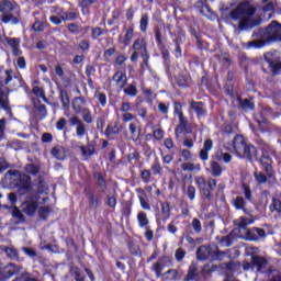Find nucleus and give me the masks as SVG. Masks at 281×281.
Listing matches in <instances>:
<instances>
[{
	"instance_id": "nucleus-51",
	"label": "nucleus",
	"mask_w": 281,
	"mask_h": 281,
	"mask_svg": "<svg viewBox=\"0 0 281 281\" xmlns=\"http://www.w3.org/2000/svg\"><path fill=\"white\" fill-rule=\"evenodd\" d=\"M183 258H186V251H183V249L179 248L176 250V259L181 262V260H183Z\"/></svg>"
},
{
	"instance_id": "nucleus-25",
	"label": "nucleus",
	"mask_w": 281,
	"mask_h": 281,
	"mask_svg": "<svg viewBox=\"0 0 281 281\" xmlns=\"http://www.w3.org/2000/svg\"><path fill=\"white\" fill-rule=\"evenodd\" d=\"M221 172H223L221 165L216 161H211V173L213 177H221Z\"/></svg>"
},
{
	"instance_id": "nucleus-45",
	"label": "nucleus",
	"mask_w": 281,
	"mask_h": 281,
	"mask_svg": "<svg viewBox=\"0 0 281 281\" xmlns=\"http://www.w3.org/2000/svg\"><path fill=\"white\" fill-rule=\"evenodd\" d=\"M41 218H46L47 214H49V207L48 206H42L38 210Z\"/></svg>"
},
{
	"instance_id": "nucleus-57",
	"label": "nucleus",
	"mask_w": 281,
	"mask_h": 281,
	"mask_svg": "<svg viewBox=\"0 0 281 281\" xmlns=\"http://www.w3.org/2000/svg\"><path fill=\"white\" fill-rule=\"evenodd\" d=\"M33 93H35L37 98H45V93L43 92V89H41L40 87H34Z\"/></svg>"
},
{
	"instance_id": "nucleus-43",
	"label": "nucleus",
	"mask_w": 281,
	"mask_h": 281,
	"mask_svg": "<svg viewBox=\"0 0 281 281\" xmlns=\"http://www.w3.org/2000/svg\"><path fill=\"white\" fill-rule=\"evenodd\" d=\"M71 273L75 276V280L77 281H83L85 278H82V274H80V269L78 268H71Z\"/></svg>"
},
{
	"instance_id": "nucleus-14",
	"label": "nucleus",
	"mask_w": 281,
	"mask_h": 281,
	"mask_svg": "<svg viewBox=\"0 0 281 281\" xmlns=\"http://www.w3.org/2000/svg\"><path fill=\"white\" fill-rule=\"evenodd\" d=\"M126 74L122 71H117L113 76V81L116 83V86L120 89H124L126 82H127Z\"/></svg>"
},
{
	"instance_id": "nucleus-56",
	"label": "nucleus",
	"mask_w": 281,
	"mask_h": 281,
	"mask_svg": "<svg viewBox=\"0 0 281 281\" xmlns=\"http://www.w3.org/2000/svg\"><path fill=\"white\" fill-rule=\"evenodd\" d=\"M117 133H120V128H117V126L108 127L105 131V135H117Z\"/></svg>"
},
{
	"instance_id": "nucleus-12",
	"label": "nucleus",
	"mask_w": 281,
	"mask_h": 281,
	"mask_svg": "<svg viewBox=\"0 0 281 281\" xmlns=\"http://www.w3.org/2000/svg\"><path fill=\"white\" fill-rule=\"evenodd\" d=\"M132 49H134V52L139 53L140 56L144 58V60H146L147 58L146 40H144V37H139L136 41H134Z\"/></svg>"
},
{
	"instance_id": "nucleus-1",
	"label": "nucleus",
	"mask_w": 281,
	"mask_h": 281,
	"mask_svg": "<svg viewBox=\"0 0 281 281\" xmlns=\"http://www.w3.org/2000/svg\"><path fill=\"white\" fill-rule=\"evenodd\" d=\"M256 7L249 1L239 2L235 9L229 13L232 21L237 23L239 30H249V27H256Z\"/></svg>"
},
{
	"instance_id": "nucleus-33",
	"label": "nucleus",
	"mask_w": 281,
	"mask_h": 281,
	"mask_svg": "<svg viewBox=\"0 0 281 281\" xmlns=\"http://www.w3.org/2000/svg\"><path fill=\"white\" fill-rule=\"evenodd\" d=\"M133 41V29H127L125 37L123 40L124 45H128Z\"/></svg>"
},
{
	"instance_id": "nucleus-20",
	"label": "nucleus",
	"mask_w": 281,
	"mask_h": 281,
	"mask_svg": "<svg viewBox=\"0 0 281 281\" xmlns=\"http://www.w3.org/2000/svg\"><path fill=\"white\" fill-rule=\"evenodd\" d=\"M191 109H193V111L196 112L198 117H203V115H205V110L203 109V103L192 101Z\"/></svg>"
},
{
	"instance_id": "nucleus-60",
	"label": "nucleus",
	"mask_w": 281,
	"mask_h": 281,
	"mask_svg": "<svg viewBox=\"0 0 281 281\" xmlns=\"http://www.w3.org/2000/svg\"><path fill=\"white\" fill-rule=\"evenodd\" d=\"M108 205L109 207H115V205H117V200L115 196L108 198Z\"/></svg>"
},
{
	"instance_id": "nucleus-2",
	"label": "nucleus",
	"mask_w": 281,
	"mask_h": 281,
	"mask_svg": "<svg viewBox=\"0 0 281 281\" xmlns=\"http://www.w3.org/2000/svg\"><path fill=\"white\" fill-rule=\"evenodd\" d=\"M233 148L237 157H240L241 159H248L249 161L258 159V151L256 150V147L254 145H247L245 143V137L241 135L234 138Z\"/></svg>"
},
{
	"instance_id": "nucleus-52",
	"label": "nucleus",
	"mask_w": 281,
	"mask_h": 281,
	"mask_svg": "<svg viewBox=\"0 0 281 281\" xmlns=\"http://www.w3.org/2000/svg\"><path fill=\"white\" fill-rule=\"evenodd\" d=\"M22 251H24V254L26 256H29L30 258H35V256H36V251H34V249H32V248L24 247V248H22Z\"/></svg>"
},
{
	"instance_id": "nucleus-26",
	"label": "nucleus",
	"mask_w": 281,
	"mask_h": 281,
	"mask_svg": "<svg viewBox=\"0 0 281 281\" xmlns=\"http://www.w3.org/2000/svg\"><path fill=\"white\" fill-rule=\"evenodd\" d=\"M161 212L164 221H168V218H170V204H168V202L161 204Z\"/></svg>"
},
{
	"instance_id": "nucleus-61",
	"label": "nucleus",
	"mask_w": 281,
	"mask_h": 281,
	"mask_svg": "<svg viewBox=\"0 0 281 281\" xmlns=\"http://www.w3.org/2000/svg\"><path fill=\"white\" fill-rule=\"evenodd\" d=\"M154 137H155V139H164V131L155 130L154 131Z\"/></svg>"
},
{
	"instance_id": "nucleus-46",
	"label": "nucleus",
	"mask_w": 281,
	"mask_h": 281,
	"mask_svg": "<svg viewBox=\"0 0 281 281\" xmlns=\"http://www.w3.org/2000/svg\"><path fill=\"white\" fill-rule=\"evenodd\" d=\"M186 128V121H182L177 127H176V137H179L181 133H183Z\"/></svg>"
},
{
	"instance_id": "nucleus-49",
	"label": "nucleus",
	"mask_w": 281,
	"mask_h": 281,
	"mask_svg": "<svg viewBox=\"0 0 281 281\" xmlns=\"http://www.w3.org/2000/svg\"><path fill=\"white\" fill-rule=\"evenodd\" d=\"M175 113L178 114V117L180 120V124H183V112L181 111V105L176 104L175 106Z\"/></svg>"
},
{
	"instance_id": "nucleus-13",
	"label": "nucleus",
	"mask_w": 281,
	"mask_h": 281,
	"mask_svg": "<svg viewBox=\"0 0 281 281\" xmlns=\"http://www.w3.org/2000/svg\"><path fill=\"white\" fill-rule=\"evenodd\" d=\"M214 144L212 143V139H206L204 142L203 148L200 150V158L202 161H207L209 159V153L212 150Z\"/></svg>"
},
{
	"instance_id": "nucleus-59",
	"label": "nucleus",
	"mask_w": 281,
	"mask_h": 281,
	"mask_svg": "<svg viewBox=\"0 0 281 281\" xmlns=\"http://www.w3.org/2000/svg\"><path fill=\"white\" fill-rule=\"evenodd\" d=\"M222 247H229L232 246V239L229 237H223L221 240Z\"/></svg>"
},
{
	"instance_id": "nucleus-5",
	"label": "nucleus",
	"mask_w": 281,
	"mask_h": 281,
	"mask_svg": "<svg viewBox=\"0 0 281 281\" xmlns=\"http://www.w3.org/2000/svg\"><path fill=\"white\" fill-rule=\"evenodd\" d=\"M40 203L41 196H38V193L27 195L25 201L21 205V210L27 216H34L36 214V211L38 210Z\"/></svg>"
},
{
	"instance_id": "nucleus-53",
	"label": "nucleus",
	"mask_w": 281,
	"mask_h": 281,
	"mask_svg": "<svg viewBox=\"0 0 281 281\" xmlns=\"http://www.w3.org/2000/svg\"><path fill=\"white\" fill-rule=\"evenodd\" d=\"M102 34H104V31H102L98 26L92 30V37H94V38H100V36H102Z\"/></svg>"
},
{
	"instance_id": "nucleus-55",
	"label": "nucleus",
	"mask_w": 281,
	"mask_h": 281,
	"mask_svg": "<svg viewBox=\"0 0 281 281\" xmlns=\"http://www.w3.org/2000/svg\"><path fill=\"white\" fill-rule=\"evenodd\" d=\"M69 123H70V126H79V124H81L82 121L78 119V116H71L69 119Z\"/></svg>"
},
{
	"instance_id": "nucleus-7",
	"label": "nucleus",
	"mask_w": 281,
	"mask_h": 281,
	"mask_svg": "<svg viewBox=\"0 0 281 281\" xmlns=\"http://www.w3.org/2000/svg\"><path fill=\"white\" fill-rule=\"evenodd\" d=\"M199 260H206V258H212L213 260H218V249L216 246H201L196 251Z\"/></svg>"
},
{
	"instance_id": "nucleus-17",
	"label": "nucleus",
	"mask_w": 281,
	"mask_h": 281,
	"mask_svg": "<svg viewBox=\"0 0 281 281\" xmlns=\"http://www.w3.org/2000/svg\"><path fill=\"white\" fill-rule=\"evenodd\" d=\"M235 225H237V227L239 229H247L248 225H254V218H251V217H239L235 221Z\"/></svg>"
},
{
	"instance_id": "nucleus-62",
	"label": "nucleus",
	"mask_w": 281,
	"mask_h": 281,
	"mask_svg": "<svg viewBox=\"0 0 281 281\" xmlns=\"http://www.w3.org/2000/svg\"><path fill=\"white\" fill-rule=\"evenodd\" d=\"M16 65L20 69H25V58L19 57L16 60Z\"/></svg>"
},
{
	"instance_id": "nucleus-34",
	"label": "nucleus",
	"mask_w": 281,
	"mask_h": 281,
	"mask_svg": "<svg viewBox=\"0 0 281 281\" xmlns=\"http://www.w3.org/2000/svg\"><path fill=\"white\" fill-rule=\"evenodd\" d=\"M240 104L245 111H254V103H251V101L245 99L240 102Z\"/></svg>"
},
{
	"instance_id": "nucleus-29",
	"label": "nucleus",
	"mask_w": 281,
	"mask_h": 281,
	"mask_svg": "<svg viewBox=\"0 0 281 281\" xmlns=\"http://www.w3.org/2000/svg\"><path fill=\"white\" fill-rule=\"evenodd\" d=\"M187 196L190 199V201H194L196 196V188H194V186H189L187 188Z\"/></svg>"
},
{
	"instance_id": "nucleus-36",
	"label": "nucleus",
	"mask_w": 281,
	"mask_h": 281,
	"mask_svg": "<svg viewBox=\"0 0 281 281\" xmlns=\"http://www.w3.org/2000/svg\"><path fill=\"white\" fill-rule=\"evenodd\" d=\"M82 117H83V121L87 122V124H91V122H93V117L91 116V111H89V109L83 110Z\"/></svg>"
},
{
	"instance_id": "nucleus-28",
	"label": "nucleus",
	"mask_w": 281,
	"mask_h": 281,
	"mask_svg": "<svg viewBox=\"0 0 281 281\" xmlns=\"http://www.w3.org/2000/svg\"><path fill=\"white\" fill-rule=\"evenodd\" d=\"M76 135L77 137H85V135H87V128L85 127V123L76 126Z\"/></svg>"
},
{
	"instance_id": "nucleus-37",
	"label": "nucleus",
	"mask_w": 281,
	"mask_h": 281,
	"mask_svg": "<svg viewBox=\"0 0 281 281\" xmlns=\"http://www.w3.org/2000/svg\"><path fill=\"white\" fill-rule=\"evenodd\" d=\"M196 278V266H190L187 280H194Z\"/></svg>"
},
{
	"instance_id": "nucleus-6",
	"label": "nucleus",
	"mask_w": 281,
	"mask_h": 281,
	"mask_svg": "<svg viewBox=\"0 0 281 281\" xmlns=\"http://www.w3.org/2000/svg\"><path fill=\"white\" fill-rule=\"evenodd\" d=\"M195 183L203 196L207 199V201H212V192L214 188H216V180L215 179H209V181H205V178L203 177H195Z\"/></svg>"
},
{
	"instance_id": "nucleus-44",
	"label": "nucleus",
	"mask_w": 281,
	"mask_h": 281,
	"mask_svg": "<svg viewBox=\"0 0 281 281\" xmlns=\"http://www.w3.org/2000/svg\"><path fill=\"white\" fill-rule=\"evenodd\" d=\"M65 126H67V120H65V117L59 119L56 123L57 131H63Z\"/></svg>"
},
{
	"instance_id": "nucleus-23",
	"label": "nucleus",
	"mask_w": 281,
	"mask_h": 281,
	"mask_svg": "<svg viewBox=\"0 0 281 281\" xmlns=\"http://www.w3.org/2000/svg\"><path fill=\"white\" fill-rule=\"evenodd\" d=\"M130 132L132 135V139L134 142H137V139H139V130H137V123L136 122H132L130 124Z\"/></svg>"
},
{
	"instance_id": "nucleus-64",
	"label": "nucleus",
	"mask_w": 281,
	"mask_h": 281,
	"mask_svg": "<svg viewBox=\"0 0 281 281\" xmlns=\"http://www.w3.org/2000/svg\"><path fill=\"white\" fill-rule=\"evenodd\" d=\"M142 179H144V181H149L150 172L148 170H143L142 171Z\"/></svg>"
},
{
	"instance_id": "nucleus-19",
	"label": "nucleus",
	"mask_w": 281,
	"mask_h": 281,
	"mask_svg": "<svg viewBox=\"0 0 281 281\" xmlns=\"http://www.w3.org/2000/svg\"><path fill=\"white\" fill-rule=\"evenodd\" d=\"M267 265V261L262 257L251 256V267H256L257 271H260L261 268Z\"/></svg>"
},
{
	"instance_id": "nucleus-42",
	"label": "nucleus",
	"mask_w": 281,
	"mask_h": 281,
	"mask_svg": "<svg viewBox=\"0 0 281 281\" xmlns=\"http://www.w3.org/2000/svg\"><path fill=\"white\" fill-rule=\"evenodd\" d=\"M33 30L34 32H43V30H45V23L41 21H35V23L33 24Z\"/></svg>"
},
{
	"instance_id": "nucleus-18",
	"label": "nucleus",
	"mask_w": 281,
	"mask_h": 281,
	"mask_svg": "<svg viewBox=\"0 0 281 281\" xmlns=\"http://www.w3.org/2000/svg\"><path fill=\"white\" fill-rule=\"evenodd\" d=\"M182 170H184V172H200L201 165L194 162H184L182 164Z\"/></svg>"
},
{
	"instance_id": "nucleus-54",
	"label": "nucleus",
	"mask_w": 281,
	"mask_h": 281,
	"mask_svg": "<svg viewBox=\"0 0 281 281\" xmlns=\"http://www.w3.org/2000/svg\"><path fill=\"white\" fill-rule=\"evenodd\" d=\"M37 111H38L42 119L47 117V108H45V105L41 104L37 108Z\"/></svg>"
},
{
	"instance_id": "nucleus-48",
	"label": "nucleus",
	"mask_w": 281,
	"mask_h": 281,
	"mask_svg": "<svg viewBox=\"0 0 281 281\" xmlns=\"http://www.w3.org/2000/svg\"><path fill=\"white\" fill-rule=\"evenodd\" d=\"M139 203H140V207H143V210L150 211V204L146 201V199L144 196H139Z\"/></svg>"
},
{
	"instance_id": "nucleus-8",
	"label": "nucleus",
	"mask_w": 281,
	"mask_h": 281,
	"mask_svg": "<svg viewBox=\"0 0 281 281\" xmlns=\"http://www.w3.org/2000/svg\"><path fill=\"white\" fill-rule=\"evenodd\" d=\"M265 58L272 69V74L278 75L281 71L280 55L278 53H267Z\"/></svg>"
},
{
	"instance_id": "nucleus-24",
	"label": "nucleus",
	"mask_w": 281,
	"mask_h": 281,
	"mask_svg": "<svg viewBox=\"0 0 281 281\" xmlns=\"http://www.w3.org/2000/svg\"><path fill=\"white\" fill-rule=\"evenodd\" d=\"M251 234H257L260 238H265V229L262 228H254L252 231L247 232L248 240H257L256 237H251Z\"/></svg>"
},
{
	"instance_id": "nucleus-41",
	"label": "nucleus",
	"mask_w": 281,
	"mask_h": 281,
	"mask_svg": "<svg viewBox=\"0 0 281 281\" xmlns=\"http://www.w3.org/2000/svg\"><path fill=\"white\" fill-rule=\"evenodd\" d=\"M25 170L29 175H38V167L36 165H27Z\"/></svg>"
},
{
	"instance_id": "nucleus-30",
	"label": "nucleus",
	"mask_w": 281,
	"mask_h": 281,
	"mask_svg": "<svg viewBox=\"0 0 281 281\" xmlns=\"http://www.w3.org/2000/svg\"><path fill=\"white\" fill-rule=\"evenodd\" d=\"M61 104L65 111L69 110V97L65 92H60Z\"/></svg>"
},
{
	"instance_id": "nucleus-31",
	"label": "nucleus",
	"mask_w": 281,
	"mask_h": 281,
	"mask_svg": "<svg viewBox=\"0 0 281 281\" xmlns=\"http://www.w3.org/2000/svg\"><path fill=\"white\" fill-rule=\"evenodd\" d=\"M4 252L7 254L8 258H18L19 252H16V249L12 247L4 248Z\"/></svg>"
},
{
	"instance_id": "nucleus-50",
	"label": "nucleus",
	"mask_w": 281,
	"mask_h": 281,
	"mask_svg": "<svg viewBox=\"0 0 281 281\" xmlns=\"http://www.w3.org/2000/svg\"><path fill=\"white\" fill-rule=\"evenodd\" d=\"M192 227L194 229V232H201L202 226H201V221H199L198 218H193L192 221Z\"/></svg>"
},
{
	"instance_id": "nucleus-10",
	"label": "nucleus",
	"mask_w": 281,
	"mask_h": 281,
	"mask_svg": "<svg viewBox=\"0 0 281 281\" xmlns=\"http://www.w3.org/2000/svg\"><path fill=\"white\" fill-rule=\"evenodd\" d=\"M281 25L277 22H271V24L266 29V36L269 41H281Z\"/></svg>"
},
{
	"instance_id": "nucleus-22",
	"label": "nucleus",
	"mask_w": 281,
	"mask_h": 281,
	"mask_svg": "<svg viewBox=\"0 0 281 281\" xmlns=\"http://www.w3.org/2000/svg\"><path fill=\"white\" fill-rule=\"evenodd\" d=\"M52 155L55 159H65V148L57 146L52 149Z\"/></svg>"
},
{
	"instance_id": "nucleus-11",
	"label": "nucleus",
	"mask_w": 281,
	"mask_h": 281,
	"mask_svg": "<svg viewBox=\"0 0 281 281\" xmlns=\"http://www.w3.org/2000/svg\"><path fill=\"white\" fill-rule=\"evenodd\" d=\"M261 166L263 170H266L268 177H273V171L271 165L273 164V160L271 159V154H269V150L263 149L262 156L260 158Z\"/></svg>"
},
{
	"instance_id": "nucleus-39",
	"label": "nucleus",
	"mask_w": 281,
	"mask_h": 281,
	"mask_svg": "<svg viewBox=\"0 0 281 281\" xmlns=\"http://www.w3.org/2000/svg\"><path fill=\"white\" fill-rule=\"evenodd\" d=\"M0 106L2 109H8V94L5 93H0Z\"/></svg>"
},
{
	"instance_id": "nucleus-47",
	"label": "nucleus",
	"mask_w": 281,
	"mask_h": 281,
	"mask_svg": "<svg viewBox=\"0 0 281 281\" xmlns=\"http://www.w3.org/2000/svg\"><path fill=\"white\" fill-rule=\"evenodd\" d=\"M122 117H123V122H133V120L137 119L136 115H133L132 113H128V112H125Z\"/></svg>"
},
{
	"instance_id": "nucleus-3",
	"label": "nucleus",
	"mask_w": 281,
	"mask_h": 281,
	"mask_svg": "<svg viewBox=\"0 0 281 281\" xmlns=\"http://www.w3.org/2000/svg\"><path fill=\"white\" fill-rule=\"evenodd\" d=\"M11 181H16L14 186H16L20 195L30 194V192H32V183L30 181V176L25 173L21 175L19 171H15L13 172Z\"/></svg>"
},
{
	"instance_id": "nucleus-38",
	"label": "nucleus",
	"mask_w": 281,
	"mask_h": 281,
	"mask_svg": "<svg viewBox=\"0 0 281 281\" xmlns=\"http://www.w3.org/2000/svg\"><path fill=\"white\" fill-rule=\"evenodd\" d=\"M139 27L142 32H146V29L148 27V15L142 16Z\"/></svg>"
},
{
	"instance_id": "nucleus-35",
	"label": "nucleus",
	"mask_w": 281,
	"mask_h": 281,
	"mask_svg": "<svg viewBox=\"0 0 281 281\" xmlns=\"http://www.w3.org/2000/svg\"><path fill=\"white\" fill-rule=\"evenodd\" d=\"M262 2L266 3V5L263 7V12H273L274 7L271 0H262Z\"/></svg>"
},
{
	"instance_id": "nucleus-21",
	"label": "nucleus",
	"mask_w": 281,
	"mask_h": 281,
	"mask_svg": "<svg viewBox=\"0 0 281 281\" xmlns=\"http://www.w3.org/2000/svg\"><path fill=\"white\" fill-rule=\"evenodd\" d=\"M137 221H138V225L139 227H148V215H146L145 212H139L137 214Z\"/></svg>"
},
{
	"instance_id": "nucleus-58",
	"label": "nucleus",
	"mask_w": 281,
	"mask_h": 281,
	"mask_svg": "<svg viewBox=\"0 0 281 281\" xmlns=\"http://www.w3.org/2000/svg\"><path fill=\"white\" fill-rule=\"evenodd\" d=\"M12 216L21 221V218H23V213H21V210H19V207H14L12 212Z\"/></svg>"
},
{
	"instance_id": "nucleus-4",
	"label": "nucleus",
	"mask_w": 281,
	"mask_h": 281,
	"mask_svg": "<svg viewBox=\"0 0 281 281\" xmlns=\"http://www.w3.org/2000/svg\"><path fill=\"white\" fill-rule=\"evenodd\" d=\"M0 12H3L4 16H2V22L3 23H16V14H19V7L16 3H13L11 1H4L0 5Z\"/></svg>"
},
{
	"instance_id": "nucleus-15",
	"label": "nucleus",
	"mask_w": 281,
	"mask_h": 281,
	"mask_svg": "<svg viewBox=\"0 0 281 281\" xmlns=\"http://www.w3.org/2000/svg\"><path fill=\"white\" fill-rule=\"evenodd\" d=\"M7 45L11 47L13 50L14 56H20L21 55V49H19V45H21V40L19 38H5Z\"/></svg>"
},
{
	"instance_id": "nucleus-9",
	"label": "nucleus",
	"mask_w": 281,
	"mask_h": 281,
	"mask_svg": "<svg viewBox=\"0 0 281 281\" xmlns=\"http://www.w3.org/2000/svg\"><path fill=\"white\" fill-rule=\"evenodd\" d=\"M21 271V266H16L14 263H9L4 267L0 266V281H5L8 278H12L15 273Z\"/></svg>"
},
{
	"instance_id": "nucleus-32",
	"label": "nucleus",
	"mask_w": 281,
	"mask_h": 281,
	"mask_svg": "<svg viewBox=\"0 0 281 281\" xmlns=\"http://www.w3.org/2000/svg\"><path fill=\"white\" fill-rule=\"evenodd\" d=\"M255 178L258 183H267V176H265V173L261 171H256Z\"/></svg>"
},
{
	"instance_id": "nucleus-63",
	"label": "nucleus",
	"mask_w": 281,
	"mask_h": 281,
	"mask_svg": "<svg viewBox=\"0 0 281 281\" xmlns=\"http://www.w3.org/2000/svg\"><path fill=\"white\" fill-rule=\"evenodd\" d=\"M79 47L83 50V52H87V49H89V42L87 41H81L79 43Z\"/></svg>"
},
{
	"instance_id": "nucleus-27",
	"label": "nucleus",
	"mask_w": 281,
	"mask_h": 281,
	"mask_svg": "<svg viewBox=\"0 0 281 281\" xmlns=\"http://www.w3.org/2000/svg\"><path fill=\"white\" fill-rule=\"evenodd\" d=\"M233 205L236 210H244L245 211V199H243V196H237L234 201H233Z\"/></svg>"
},
{
	"instance_id": "nucleus-40",
	"label": "nucleus",
	"mask_w": 281,
	"mask_h": 281,
	"mask_svg": "<svg viewBox=\"0 0 281 281\" xmlns=\"http://www.w3.org/2000/svg\"><path fill=\"white\" fill-rule=\"evenodd\" d=\"M124 93H126V95H137V88H135V86L131 85L124 89Z\"/></svg>"
},
{
	"instance_id": "nucleus-16",
	"label": "nucleus",
	"mask_w": 281,
	"mask_h": 281,
	"mask_svg": "<svg viewBox=\"0 0 281 281\" xmlns=\"http://www.w3.org/2000/svg\"><path fill=\"white\" fill-rule=\"evenodd\" d=\"M72 109L76 113H83L87 111V108H85V99L78 97L72 101Z\"/></svg>"
}]
</instances>
